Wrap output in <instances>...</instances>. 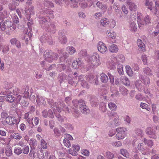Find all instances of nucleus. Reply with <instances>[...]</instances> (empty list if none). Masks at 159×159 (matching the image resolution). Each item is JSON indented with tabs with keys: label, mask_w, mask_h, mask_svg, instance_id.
Returning a JSON list of instances; mask_svg holds the SVG:
<instances>
[{
	"label": "nucleus",
	"mask_w": 159,
	"mask_h": 159,
	"mask_svg": "<svg viewBox=\"0 0 159 159\" xmlns=\"http://www.w3.org/2000/svg\"><path fill=\"white\" fill-rule=\"evenodd\" d=\"M44 3L45 6L51 8L54 6L52 2L48 1H45Z\"/></svg>",
	"instance_id": "nucleus-35"
},
{
	"label": "nucleus",
	"mask_w": 159,
	"mask_h": 159,
	"mask_svg": "<svg viewBox=\"0 0 159 159\" xmlns=\"http://www.w3.org/2000/svg\"><path fill=\"white\" fill-rule=\"evenodd\" d=\"M107 157L109 159H112L114 157V155L111 152H107L106 153Z\"/></svg>",
	"instance_id": "nucleus-44"
},
{
	"label": "nucleus",
	"mask_w": 159,
	"mask_h": 159,
	"mask_svg": "<svg viewBox=\"0 0 159 159\" xmlns=\"http://www.w3.org/2000/svg\"><path fill=\"white\" fill-rule=\"evenodd\" d=\"M79 81L81 82L80 84L84 88L87 89L89 88V86L83 80V77L82 76L80 75L79 76Z\"/></svg>",
	"instance_id": "nucleus-15"
},
{
	"label": "nucleus",
	"mask_w": 159,
	"mask_h": 159,
	"mask_svg": "<svg viewBox=\"0 0 159 159\" xmlns=\"http://www.w3.org/2000/svg\"><path fill=\"white\" fill-rule=\"evenodd\" d=\"M37 157L39 159H43L44 157V154L43 150L40 151V153L37 155Z\"/></svg>",
	"instance_id": "nucleus-52"
},
{
	"label": "nucleus",
	"mask_w": 159,
	"mask_h": 159,
	"mask_svg": "<svg viewBox=\"0 0 159 159\" xmlns=\"http://www.w3.org/2000/svg\"><path fill=\"white\" fill-rule=\"evenodd\" d=\"M6 98L7 101L10 102H13L15 100L14 97L11 94H8Z\"/></svg>",
	"instance_id": "nucleus-37"
},
{
	"label": "nucleus",
	"mask_w": 159,
	"mask_h": 159,
	"mask_svg": "<svg viewBox=\"0 0 159 159\" xmlns=\"http://www.w3.org/2000/svg\"><path fill=\"white\" fill-rule=\"evenodd\" d=\"M11 138H14L16 139H20L22 138V136L21 135L18 133H14V134H11L10 136Z\"/></svg>",
	"instance_id": "nucleus-25"
},
{
	"label": "nucleus",
	"mask_w": 159,
	"mask_h": 159,
	"mask_svg": "<svg viewBox=\"0 0 159 159\" xmlns=\"http://www.w3.org/2000/svg\"><path fill=\"white\" fill-rule=\"evenodd\" d=\"M97 48L101 53L105 54L107 51L106 45L102 42H99L97 45Z\"/></svg>",
	"instance_id": "nucleus-6"
},
{
	"label": "nucleus",
	"mask_w": 159,
	"mask_h": 159,
	"mask_svg": "<svg viewBox=\"0 0 159 159\" xmlns=\"http://www.w3.org/2000/svg\"><path fill=\"white\" fill-rule=\"evenodd\" d=\"M40 145L42 148L44 149L47 148L48 145L46 142L43 139H42L40 141Z\"/></svg>",
	"instance_id": "nucleus-29"
},
{
	"label": "nucleus",
	"mask_w": 159,
	"mask_h": 159,
	"mask_svg": "<svg viewBox=\"0 0 159 159\" xmlns=\"http://www.w3.org/2000/svg\"><path fill=\"white\" fill-rule=\"evenodd\" d=\"M22 150L24 154H27L29 151V148L28 146H24Z\"/></svg>",
	"instance_id": "nucleus-39"
},
{
	"label": "nucleus",
	"mask_w": 159,
	"mask_h": 159,
	"mask_svg": "<svg viewBox=\"0 0 159 159\" xmlns=\"http://www.w3.org/2000/svg\"><path fill=\"white\" fill-rule=\"evenodd\" d=\"M59 39L61 43H66L67 42L66 37L63 35H60Z\"/></svg>",
	"instance_id": "nucleus-32"
},
{
	"label": "nucleus",
	"mask_w": 159,
	"mask_h": 159,
	"mask_svg": "<svg viewBox=\"0 0 159 159\" xmlns=\"http://www.w3.org/2000/svg\"><path fill=\"white\" fill-rule=\"evenodd\" d=\"M87 107L83 104L80 105V111L83 113H85L87 112Z\"/></svg>",
	"instance_id": "nucleus-30"
},
{
	"label": "nucleus",
	"mask_w": 159,
	"mask_h": 159,
	"mask_svg": "<svg viewBox=\"0 0 159 159\" xmlns=\"http://www.w3.org/2000/svg\"><path fill=\"white\" fill-rule=\"evenodd\" d=\"M143 71L144 73L148 75H151L152 74L151 70L148 67H146L144 69Z\"/></svg>",
	"instance_id": "nucleus-42"
},
{
	"label": "nucleus",
	"mask_w": 159,
	"mask_h": 159,
	"mask_svg": "<svg viewBox=\"0 0 159 159\" xmlns=\"http://www.w3.org/2000/svg\"><path fill=\"white\" fill-rule=\"evenodd\" d=\"M86 78L87 81H89L90 82H93L95 80V84H98V76L96 75L95 79L94 80V77L93 75H87Z\"/></svg>",
	"instance_id": "nucleus-8"
},
{
	"label": "nucleus",
	"mask_w": 159,
	"mask_h": 159,
	"mask_svg": "<svg viewBox=\"0 0 159 159\" xmlns=\"http://www.w3.org/2000/svg\"><path fill=\"white\" fill-rule=\"evenodd\" d=\"M108 106L110 109L112 111H115L117 108L116 105L112 102H109L108 104Z\"/></svg>",
	"instance_id": "nucleus-23"
},
{
	"label": "nucleus",
	"mask_w": 159,
	"mask_h": 159,
	"mask_svg": "<svg viewBox=\"0 0 159 159\" xmlns=\"http://www.w3.org/2000/svg\"><path fill=\"white\" fill-rule=\"evenodd\" d=\"M144 142L145 144L148 147L151 148L153 145V142L150 139H144Z\"/></svg>",
	"instance_id": "nucleus-22"
},
{
	"label": "nucleus",
	"mask_w": 159,
	"mask_h": 159,
	"mask_svg": "<svg viewBox=\"0 0 159 159\" xmlns=\"http://www.w3.org/2000/svg\"><path fill=\"white\" fill-rule=\"evenodd\" d=\"M117 133L116 138L118 140L123 139L126 136L127 129L124 127H120L116 129Z\"/></svg>",
	"instance_id": "nucleus-3"
},
{
	"label": "nucleus",
	"mask_w": 159,
	"mask_h": 159,
	"mask_svg": "<svg viewBox=\"0 0 159 159\" xmlns=\"http://www.w3.org/2000/svg\"><path fill=\"white\" fill-rule=\"evenodd\" d=\"M140 107L141 108L145 109L148 111H149L150 109V108L148 107V105L144 103H141Z\"/></svg>",
	"instance_id": "nucleus-36"
},
{
	"label": "nucleus",
	"mask_w": 159,
	"mask_h": 159,
	"mask_svg": "<svg viewBox=\"0 0 159 159\" xmlns=\"http://www.w3.org/2000/svg\"><path fill=\"white\" fill-rule=\"evenodd\" d=\"M100 80L103 83H106L108 81V78L105 74L102 73L100 74Z\"/></svg>",
	"instance_id": "nucleus-19"
},
{
	"label": "nucleus",
	"mask_w": 159,
	"mask_h": 159,
	"mask_svg": "<svg viewBox=\"0 0 159 159\" xmlns=\"http://www.w3.org/2000/svg\"><path fill=\"white\" fill-rule=\"evenodd\" d=\"M107 35L108 37L114 40L113 43L116 41V34L115 32L111 30H107Z\"/></svg>",
	"instance_id": "nucleus-11"
},
{
	"label": "nucleus",
	"mask_w": 159,
	"mask_h": 159,
	"mask_svg": "<svg viewBox=\"0 0 159 159\" xmlns=\"http://www.w3.org/2000/svg\"><path fill=\"white\" fill-rule=\"evenodd\" d=\"M137 17L138 24L139 27L146 25L150 22V19L149 16L147 15L144 16L141 13H138Z\"/></svg>",
	"instance_id": "nucleus-1"
},
{
	"label": "nucleus",
	"mask_w": 159,
	"mask_h": 159,
	"mask_svg": "<svg viewBox=\"0 0 159 159\" xmlns=\"http://www.w3.org/2000/svg\"><path fill=\"white\" fill-rule=\"evenodd\" d=\"M59 107V108H61V111H58L59 112H60L61 111L62 109L63 110V111H64L66 112H69V108H68L66 107L65 105L64 104V103L63 102H61L59 105H58V107Z\"/></svg>",
	"instance_id": "nucleus-16"
},
{
	"label": "nucleus",
	"mask_w": 159,
	"mask_h": 159,
	"mask_svg": "<svg viewBox=\"0 0 159 159\" xmlns=\"http://www.w3.org/2000/svg\"><path fill=\"white\" fill-rule=\"evenodd\" d=\"M65 3L66 4H68L69 3L70 6L71 7H76L78 6V3L75 1L65 0Z\"/></svg>",
	"instance_id": "nucleus-14"
},
{
	"label": "nucleus",
	"mask_w": 159,
	"mask_h": 159,
	"mask_svg": "<svg viewBox=\"0 0 159 159\" xmlns=\"http://www.w3.org/2000/svg\"><path fill=\"white\" fill-rule=\"evenodd\" d=\"M127 3L129 6L130 10H134L137 8V6L134 3L127 1Z\"/></svg>",
	"instance_id": "nucleus-31"
},
{
	"label": "nucleus",
	"mask_w": 159,
	"mask_h": 159,
	"mask_svg": "<svg viewBox=\"0 0 159 159\" xmlns=\"http://www.w3.org/2000/svg\"><path fill=\"white\" fill-rule=\"evenodd\" d=\"M122 144L121 143L120 141H117L112 143V145L116 147L120 146L122 145Z\"/></svg>",
	"instance_id": "nucleus-61"
},
{
	"label": "nucleus",
	"mask_w": 159,
	"mask_h": 159,
	"mask_svg": "<svg viewBox=\"0 0 159 159\" xmlns=\"http://www.w3.org/2000/svg\"><path fill=\"white\" fill-rule=\"evenodd\" d=\"M79 3L81 5V6L83 8L87 7L90 6V4L88 5L87 3H85V1H84L83 0H80Z\"/></svg>",
	"instance_id": "nucleus-45"
},
{
	"label": "nucleus",
	"mask_w": 159,
	"mask_h": 159,
	"mask_svg": "<svg viewBox=\"0 0 159 159\" xmlns=\"http://www.w3.org/2000/svg\"><path fill=\"white\" fill-rule=\"evenodd\" d=\"M69 152L72 155L76 156L77 155V152L75 151L74 149H72L71 148H69Z\"/></svg>",
	"instance_id": "nucleus-51"
},
{
	"label": "nucleus",
	"mask_w": 159,
	"mask_h": 159,
	"mask_svg": "<svg viewBox=\"0 0 159 159\" xmlns=\"http://www.w3.org/2000/svg\"><path fill=\"white\" fill-rule=\"evenodd\" d=\"M44 57L46 60L49 62H52L58 57L57 54L52 52L50 50H46L44 52Z\"/></svg>",
	"instance_id": "nucleus-4"
},
{
	"label": "nucleus",
	"mask_w": 159,
	"mask_h": 159,
	"mask_svg": "<svg viewBox=\"0 0 159 159\" xmlns=\"http://www.w3.org/2000/svg\"><path fill=\"white\" fill-rule=\"evenodd\" d=\"M97 7L100 9L102 10H106L107 8V6L105 4H103L100 2H98L96 3Z\"/></svg>",
	"instance_id": "nucleus-28"
},
{
	"label": "nucleus",
	"mask_w": 159,
	"mask_h": 159,
	"mask_svg": "<svg viewBox=\"0 0 159 159\" xmlns=\"http://www.w3.org/2000/svg\"><path fill=\"white\" fill-rule=\"evenodd\" d=\"M5 26L8 28L11 27L12 25V23L11 21L9 20H6L4 22Z\"/></svg>",
	"instance_id": "nucleus-58"
},
{
	"label": "nucleus",
	"mask_w": 159,
	"mask_h": 159,
	"mask_svg": "<svg viewBox=\"0 0 159 159\" xmlns=\"http://www.w3.org/2000/svg\"><path fill=\"white\" fill-rule=\"evenodd\" d=\"M63 143L64 145L67 148H69L71 146L69 140L67 139H65L63 140Z\"/></svg>",
	"instance_id": "nucleus-41"
},
{
	"label": "nucleus",
	"mask_w": 159,
	"mask_h": 159,
	"mask_svg": "<svg viewBox=\"0 0 159 159\" xmlns=\"http://www.w3.org/2000/svg\"><path fill=\"white\" fill-rule=\"evenodd\" d=\"M125 69L127 74L130 76H132L133 75V72L130 67L129 66H126Z\"/></svg>",
	"instance_id": "nucleus-26"
},
{
	"label": "nucleus",
	"mask_w": 159,
	"mask_h": 159,
	"mask_svg": "<svg viewBox=\"0 0 159 159\" xmlns=\"http://www.w3.org/2000/svg\"><path fill=\"white\" fill-rule=\"evenodd\" d=\"M109 20L107 18H103L100 20L101 24L104 27L109 25Z\"/></svg>",
	"instance_id": "nucleus-17"
},
{
	"label": "nucleus",
	"mask_w": 159,
	"mask_h": 159,
	"mask_svg": "<svg viewBox=\"0 0 159 159\" xmlns=\"http://www.w3.org/2000/svg\"><path fill=\"white\" fill-rule=\"evenodd\" d=\"M136 19V14H134L132 16H131V20H132L133 23H132L130 25V27L131 31L133 32H135L137 30V27L136 25V24L134 22V21Z\"/></svg>",
	"instance_id": "nucleus-7"
},
{
	"label": "nucleus",
	"mask_w": 159,
	"mask_h": 159,
	"mask_svg": "<svg viewBox=\"0 0 159 159\" xmlns=\"http://www.w3.org/2000/svg\"><path fill=\"white\" fill-rule=\"evenodd\" d=\"M120 154L126 158L129 157V154L128 151L125 149H121L120 150Z\"/></svg>",
	"instance_id": "nucleus-27"
},
{
	"label": "nucleus",
	"mask_w": 159,
	"mask_h": 159,
	"mask_svg": "<svg viewBox=\"0 0 159 159\" xmlns=\"http://www.w3.org/2000/svg\"><path fill=\"white\" fill-rule=\"evenodd\" d=\"M82 153L84 156H88L90 152L89 151L86 149H83L82 152Z\"/></svg>",
	"instance_id": "nucleus-60"
},
{
	"label": "nucleus",
	"mask_w": 159,
	"mask_h": 159,
	"mask_svg": "<svg viewBox=\"0 0 159 159\" xmlns=\"http://www.w3.org/2000/svg\"><path fill=\"white\" fill-rule=\"evenodd\" d=\"M25 15L26 17L29 21L30 20V14L31 12L30 11H25Z\"/></svg>",
	"instance_id": "nucleus-53"
},
{
	"label": "nucleus",
	"mask_w": 159,
	"mask_h": 159,
	"mask_svg": "<svg viewBox=\"0 0 159 159\" xmlns=\"http://www.w3.org/2000/svg\"><path fill=\"white\" fill-rule=\"evenodd\" d=\"M117 70L120 75H122L123 73V66L121 65H118L117 66Z\"/></svg>",
	"instance_id": "nucleus-40"
},
{
	"label": "nucleus",
	"mask_w": 159,
	"mask_h": 159,
	"mask_svg": "<svg viewBox=\"0 0 159 159\" xmlns=\"http://www.w3.org/2000/svg\"><path fill=\"white\" fill-rule=\"evenodd\" d=\"M109 50L112 52H116L118 51V48L116 45L113 44L109 47Z\"/></svg>",
	"instance_id": "nucleus-21"
},
{
	"label": "nucleus",
	"mask_w": 159,
	"mask_h": 159,
	"mask_svg": "<svg viewBox=\"0 0 159 159\" xmlns=\"http://www.w3.org/2000/svg\"><path fill=\"white\" fill-rule=\"evenodd\" d=\"M7 15V14L5 11H4L3 12H0V20L3 21L4 18L6 17Z\"/></svg>",
	"instance_id": "nucleus-47"
},
{
	"label": "nucleus",
	"mask_w": 159,
	"mask_h": 159,
	"mask_svg": "<svg viewBox=\"0 0 159 159\" xmlns=\"http://www.w3.org/2000/svg\"><path fill=\"white\" fill-rule=\"evenodd\" d=\"M30 144L33 146H36L37 145V142L35 139H31L30 141Z\"/></svg>",
	"instance_id": "nucleus-48"
},
{
	"label": "nucleus",
	"mask_w": 159,
	"mask_h": 159,
	"mask_svg": "<svg viewBox=\"0 0 159 159\" xmlns=\"http://www.w3.org/2000/svg\"><path fill=\"white\" fill-rule=\"evenodd\" d=\"M142 60L143 64L146 65L147 63V59L146 56L145 55H142Z\"/></svg>",
	"instance_id": "nucleus-57"
},
{
	"label": "nucleus",
	"mask_w": 159,
	"mask_h": 159,
	"mask_svg": "<svg viewBox=\"0 0 159 159\" xmlns=\"http://www.w3.org/2000/svg\"><path fill=\"white\" fill-rule=\"evenodd\" d=\"M35 153L34 150L33 149H31L29 153L30 156L31 157H33L34 158H36V155H35Z\"/></svg>",
	"instance_id": "nucleus-54"
},
{
	"label": "nucleus",
	"mask_w": 159,
	"mask_h": 159,
	"mask_svg": "<svg viewBox=\"0 0 159 159\" xmlns=\"http://www.w3.org/2000/svg\"><path fill=\"white\" fill-rule=\"evenodd\" d=\"M108 76L109 78L110 82L111 84H113L114 83V77L110 73L108 74Z\"/></svg>",
	"instance_id": "nucleus-62"
},
{
	"label": "nucleus",
	"mask_w": 159,
	"mask_h": 159,
	"mask_svg": "<svg viewBox=\"0 0 159 159\" xmlns=\"http://www.w3.org/2000/svg\"><path fill=\"white\" fill-rule=\"evenodd\" d=\"M135 98L137 100L140 101L143 100L144 99V98L140 93H138L136 95Z\"/></svg>",
	"instance_id": "nucleus-55"
},
{
	"label": "nucleus",
	"mask_w": 159,
	"mask_h": 159,
	"mask_svg": "<svg viewBox=\"0 0 159 159\" xmlns=\"http://www.w3.org/2000/svg\"><path fill=\"white\" fill-rule=\"evenodd\" d=\"M66 50L70 54H73L76 52L75 48L72 46H69L67 47Z\"/></svg>",
	"instance_id": "nucleus-24"
},
{
	"label": "nucleus",
	"mask_w": 159,
	"mask_h": 159,
	"mask_svg": "<svg viewBox=\"0 0 159 159\" xmlns=\"http://www.w3.org/2000/svg\"><path fill=\"white\" fill-rule=\"evenodd\" d=\"M145 4L146 6H149L148 7V9H149L150 10H152V9L151 7L153 4V3L152 2H149L148 0H146Z\"/></svg>",
	"instance_id": "nucleus-63"
},
{
	"label": "nucleus",
	"mask_w": 159,
	"mask_h": 159,
	"mask_svg": "<svg viewBox=\"0 0 159 159\" xmlns=\"http://www.w3.org/2000/svg\"><path fill=\"white\" fill-rule=\"evenodd\" d=\"M6 121L7 124L12 125L15 123L16 119L14 117L9 116L6 118Z\"/></svg>",
	"instance_id": "nucleus-10"
},
{
	"label": "nucleus",
	"mask_w": 159,
	"mask_h": 159,
	"mask_svg": "<svg viewBox=\"0 0 159 159\" xmlns=\"http://www.w3.org/2000/svg\"><path fill=\"white\" fill-rule=\"evenodd\" d=\"M135 86L138 89L139 91L144 90V88L142 84V81L140 80H138L135 83Z\"/></svg>",
	"instance_id": "nucleus-18"
},
{
	"label": "nucleus",
	"mask_w": 159,
	"mask_h": 159,
	"mask_svg": "<svg viewBox=\"0 0 159 159\" xmlns=\"http://www.w3.org/2000/svg\"><path fill=\"white\" fill-rule=\"evenodd\" d=\"M111 61L114 65L118 63L119 61L117 56H112L111 58Z\"/></svg>",
	"instance_id": "nucleus-34"
},
{
	"label": "nucleus",
	"mask_w": 159,
	"mask_h": 159,
	"mask_svg": "<svg viewBox=\"0 0 159 159\" xmlns=\"http://www.w3.org/2000/svg\"><path fill=\"white\" fill-rule=\"evenodd\" d=\"M110 116H112L114 117L115 122L116 123V122L119 120V117L116 112H111Z\"/></svg>",
	"instance_id": "nucleus-33"
},
{
	"label": "nucleus",
	"mask_w": 159,
	"mask_h": 159,
	"mask_svg": "<svg viewBox=\"0 0 159 159\" xmlns=\"http://www.w3.org/2000/svg\"><path fill=\"white\" fill-rule=\"evenodd\" d=\"M48 102L51 105L53 106L56 107V110L58 111H61V108H59V107H58V103H56V102H54L53 101L52 99H49L48 101Z\"/></svg>",
	"instance_id": "nucleus-20"
},
{
	"label": "nucleus",
	"mask_w": 159,
	"mask_h": 159,
	"mask_svg": "<svg viewBox=\"0 0 159 159\" xmlns=\"http://www.w3.org/2000/svg\"><path fill=\"white\" fill-rule=\"evenodd\" d=\"M78 64L79 63L77 61H74L72 64L73 67L75 69H77L78 68L79 66V65Z\"/></svg>",
	"instance_id": "nucleus-56"
},
{
	"label": "nucleus",
	"mask_w": 159,
	"mask_h": 159,
	"mask_svg": "<svg viewBox=\"0 0 159 159\" xmlns=\"http://www.w3.org/2000/svg\"><path fill=\"white\" fill-rule=\"evenodd\" d=\"M93 66L98 67L101 64L100 56L97 52H94L89 58Z\"/></svg>",
	"instance_id": "nucleus-2"
},
{
	"label": "nucleus",
	"mask_w": 159,
	"mask_h": 159,
	"mask_svg": "<svg viewBox=\"0 0 159 159\" xmlns=\"http://www.w3.org/2000/svg\"><path fill=\"white\" fill-rule=\"evenodd\" d=\"M107 66L109 69H111L115 67V65L111 62H109L107 63Z\"/></svg>",
	"instance_id": "nucleus-59"
},
{
	"label": "nucleus",
	"mask_w": 159,
	"mask_h": 159,
	"mask_svg": "<svg viewBox=\"0 0 159 159\" xmlns=\"http://www.w3.org/2000/svg\"><path fill=\"white\" fill-rule=\"evenodd\" d=\"M155 129H157V127H148L146 129V133L150 138L155 139L157 137Z\"/></svg>",
	"instance_id": "nucleus-5"
},
{
	"label": "nucleus",
	"mask_w": 159,
	"mask_h": 159,
	"mask_svg": "<svg viewBox=\"0 0 159 159\" xmlns=\"http://www.w3.org/2000/svg\"><path fill=\"white\" fill-rule=\"evenodd\" d=\"M0 28L3 31H4L6 29L5 26H6L5 25L4 23L2 21L0 22Z\"/></svg>",
	"instance_id": "nucleus-64"
},
{
	"label": "nucleus",
	"mask_w": 159,
	"mask_h": 159,
	"mask_svg": "<svg viewBox=\"0 0 159 159\" xmlns=\"http://www.w3.org/2000/svg\"><path fill=\"white\" fill-rule=\"evenodd\" d=\"M137 44L140 50L142 51H145V46L142 41L138 39L137 41Z\"/></svg>",
	"instance_id": "nucleus-13"
},
{
	"label": "nucleus",
	"mask_w": 159,
	"mask_h": 159,
	"mask_svg": "<svg viewBox=\"0 0 159 159\" xmlns=\"http://www.w3.org/2000/svg\"><path fill=\"white\" fill-rule=\"evenodd\" d=\"M120 80L123 84L127 86H129L130 85V82L128 78L125 76H122L121 77Z\"/></svg>",
	"instance_id": "nucleus-12"
},
{
	"label": "nucleus",
	"mask_w": 159,
	"mask_h": 159,
	"mask_svg": "<svg viewBox=\"0 0 159 159\" xmlns=\"http://www.w3.org/2000/svg\"><path fill=\"white\" fill-rule=\"evenodd\" d=\"M6 155L8 157H10L12 154V152L10 148L8 147L6 148Z\"/></svg>",
	"instance_id": "nucleus-46"
},
{
	"label": "nucleus",
	"mask_w": 159,
	"mask_h": 159,
	"mask_svg": "<svg viewBox=\"0 0 159 159\" xmlns=\"http://www.w3.org/2000/svg\"><path fill=\"white\" fill-rule=\"evenodd\" d=\"M33 117L31 114L29 112L25 113L24 115V118L25 120L29 124H32L33 125L34 124L32 122Z\"/></svg>",
	"instance_id": "nucleus-9"
},
{
	"label": "nucleus",
	"mask_w": 159,
	"mask_h": 159,
	"mask_svg": "<svg viewBox=\"0 0 159 159\" xmlns=\"http://www.w3.org/2000/svg\"><path fill=\"white\" fill-rule=\"evenodd\" d=\"M109 24V27L110 28H113L116 25V22L115 20H111L110 21Z\"/></svg>",
	"instance_id": "nucleus-49"
},
{
	"label": "nucleus",
	"mask_w": 159,
	"mask_h": 159,
	"mask_svg": "<svg viewBox=\"0 0 159 159\" xmlns=\"http://www.w3.org/2000/svg\"><path fill=\"white\" fill-rule=\"evenodd\" d=\"M44 100L43 98L40 96H39V95L37 96V102H41L43 104L44 103Z\"/></svg>",
	"instance_id": "nucleus-50"
},
{
	"label": "nucleus",
	"mask_w": 159,
	"mask_h": 159,
	"mask_svg": "<svg viewBox=\"0 0 159 159\" xmlns=\"http://www.w3.org/2000/svg\"><path fill=\"white\" fill-rule=\"evenodd\" d=\"M119 62H123L125 60V57L122 54L119 55L117 56Z\"/></svg>",
	"instance_id": "nucleus-43"
},
{
	"label": "nucleus",
	"mask_w": 159,
	"mask_h": 159,
	"mask_svg": "<svg viewBox=\"0 0 159 159\" xmlns=\"http://www.w3.org/2000/svg\"><path fill=\"white\" fill-rule=\"evenodd\" d=\"M22 152V150L21 148L18 147H15L14 149V152L17 154L19 155Z\"/></svg>",
	"instance_id": "nucleus-38"
}]
</instances>
